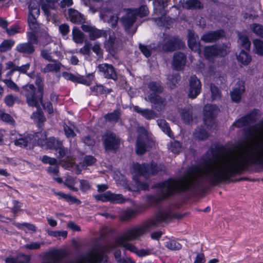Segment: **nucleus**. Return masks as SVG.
Masks as SVG:
<instances>
[{
    "instance_id": "f257e3e1",
    "label": "nucleus",
    "mask_w": 263,
    "mask_h": 263,
    "mask_svg": "<svg viewBox=\"0 0 263 263\" xmlns=\"http://www.w3.org/2000/svg\"><path fill=\"white\" fill-rule=\"evenodd\" d=\"M263 163V126L247 140L209 165L191 169L179 180H170L160 184L164 196L189 187L195 181L205 179L213 183L225 181L241 171L248 163Z\"/></svg>"
},
{
    "instance_id": "f03ea898",
    "label": "nucleus",
    "mask_w": 263,
    "mask_h": 263,
    "mask_svg": "<svg viewBox=\"0 0 263 263\" xmlns=\"http://www.w3.org/2000/svg\"><path fill=\"white\" fill-rule=\"evenodd\" d=\"M37 143L43 147L48 149L53 148L59 153V157H63L67 154V149H65L61 142L55 140L54 138H46V135L44 133H39L35 135H30L25 137L18 138L14 141L16 145L21 147H25L29 144H34Z\"/></svg>"
},
{
    "instance_id": "7ed1b4c3",
    "label": "nucleus",
    "mask_w": 263,
    "mask_h": 263,
    "mask_svg": "<svg viewBox=\"0 0 263 263\" xmlns=\"http://www.w3.org/2000/svg\"><path fill=\"white\" fill-rule=\"evenodd\" d=\"M169 217L167 213H160L156 217L147 221L144 225L128 230L120 238L128 240L137 239L151 229L157 227L160 222L167 219Z\"/></svg>"
},
{
    "instance_id": "20e7f679",
    "label": "nucleus",
    "mask_w": 263,
    "mask_h": 263,
    "mask_svg": "<svg viewBox=\"0 0 263 263\" xmlns=\"http://www.w3.org/2000/svg\"><path fill=\"white\" fill-rule=\"evenodd\" d=\"M35 84L38 87L37 93L36 92L34 86L32 84L26 85L23 87V90L28 105L38 107L39 106V102H41L43 97V85L42 80L40 78L36 79Z\"/></svg>"
},
{
    "instance_id": "39448f33",
    "label": "nucleus",
    "mask_w": 263,
    "mask_h": 263,
    "mask_svg": "<svg viewBox=\"0 0 263 263\" xmlns=\"http://www.w3.org/2000/svg\"><path fill=\"white\" fill-rule=\"evenodd\" d=\"M148 9L146 6L142 5L139 9L129 10L126 15L122 18V22L126 29H129L136 20V15L142 17L148 15Z\"/></svg>"
},
{
    "instance_id": "423d86ee",
    "label": "nucleus",
    "mask_w": 263,
    "mask_h": 263,
    "mask_svg": "<svg viewBox=\"0 0 263 263\" xmlns=\"http://www.w3.org/2000/svg\"><path fill=\"white\" fill-rule=\"evenodd\" d=\"M28 23L30 29L35 31L39 28L37 18L40 14V5L36 0H31L28 3Z\"/></svg>"
},
{
    "instance_id": "0eeeda50",
    "label": "nucleus",
    "mask_w": 263,
    "mask_h": 263,
    "mask_svg": "<svg viewBox=\"0 0 263 263\" xmlns=\"http://www.w3.org/2000/svg\"><path fill=\"white\" fill-rule=\"evenodd\" d=\"M156 167V165H152L151 168L146 167V166L144 164L140 165L139 164H134L133 165L132 173L133 178L135 180L138 187L143 190H146L148 186L147 185L141 184L137 181V177L141 175H145V174H149L156 173L157 171L155 169Z\"/></svg>"
},
{
    "instance_id": "6e6552de",
    "label": "nucleus",
    "mask_w": 263,
    "mask_h": 263,
    "mask_svg": "<svg viewBox=\"0 0 263 263\" xmlns=\"http://www.w3.org/2000/svg\"><path fill=\"white\" fill-rule=\"evenodd\" d=\"M138 137L136 143V153L138 154H144L149 143L147 132L145 129L142 127L138 129Z\"/></svg>"
},
{
    "instance_id": "1a4fd4ad",
    "label": "nucleus",
    "mask_w": 263,
    "mask_h": 263,
    "mask_svg": "<svg viewBox=\"0 0 263 263\" xmlns=\"http://www.w3.org/2000/svg\"><path fill=\"white\" fill-rule=\"evenodd\" d=\"M95 198L98 200L103 202L109 201L112 203H123L125 199L121 194H115L109 191L106 192L100 195L95 196Z\"/></svg>"
},
{
    "instance_id": "9d476101",
    "label": "nucleus",
    "mask_w": 263,
    "mask_h": 263,
    "mask_svg": "<svg viewBox=\"0 0 263 263\" xmlns=\"http://www.w3.org/2000/svg\"><path fill=\"white\" fill-rule=\"evenodd\" d=\"M201 85L200 81L195 76L192 77L189 80L188 96L194 99L200 93Z\"/></svg>"
},
{
    "instance_id": "9b49d317",
    "label": "nucleus",
    "mask_w": 263,
    "mask_h": 263,
    "mask_svg": "<svg viewBox=\"0 0 263 263\" xmlns=\"http://www.w3.org/2000/svg\"><path fill=\"white\" fill-rule=\"evenodd\" d=\"M103 143L106 150L117 149L120 144V140L112 133H107L103 137Z\"/></svg>"
},
{
    "instance_id": "f8f14e48",
    "label": "nucleus",
    "mask_w": 263,
    "mask_h": 263,
    "mask_svg": "<svg viewBox=\"0 0 263 263\" xmlns=\"http://www.w3.org/2000/svg\"><path fill=\"white\" fill-rule=\"evenodd\" d=\"M228 52L227 48L225 49L217 48L216 47H207L204 51V55L205 57L209 60L213 59L216 56H224Z\"/></svg>"
},
{
    "instance_id": "ddd939ff",
    "label": "nucleus",
    "mask_w": 263,
    "mask_h": 263,
    "mask_svg": "<svg viewBox=\"0 0 263 263\" xmlns=\"http://www.w3.org/2000/svg\"><path fill=\"white\" fill-rule=\"evenodd\" d=\"M82 29L85 32L89 33V37L91 40H94L107 35L106 31L97 29L93 26L88 24H83L82 25Z\"/></svg>"
},
{
    "instance_id": "4468645a",
    "label": "nucleus",
    "mask_w": 263,
    "mask_h": 263,
    "mask_svg": "<svg viewBox=\"0 0 263 263\" xmlns=\"http://www.w3.org/2000/svg\"><path fill=\"white\" fill-rule=\"evenodd\" d=\"M99 71L105 78L116 79L117 78L116 71L111 65L106 63L100 64L98 67Z\"/></svg>"
},
{
    "instance_id": "2eb2a0df",
    "label": "nucleus",
    "mask_w": 263,
    "mask_h": 263,
    "mask_svg": "<svg viewBox=\"0 0 263 263\" xmlns=\"http://www.w3.org/2000/svg\"><path fill=\"white\" fill-rule=\"evenodd\" d=\"M59 0H41V7L44 14L48 19L52 17L51 10L55 8V3Z\"/></svg>"
},
{
    "instance_id": "dca6fc26",
    "label": "nucleus",
    "mask_w": 263,
    "mask_h": 263,
    "mask_svg": "<svg viewBox=\"0 0 263 263\" xmlns=\"http://www.w3.org/2000/svg\"><path fill=\"white\" fill-rule=\"evenodd\" d=\"M95 162L96 159L92 156H87L84 158V165H81V166H80L75 163H70L69 166L68 165L67 166V168H71L73 171H75L77 174H79L85 166L92 165Z\"/></svg>"
},
{
    "instance_id": "f3484780",
    "label": "nucleus",
    "mask_w": 263,
    "mask_h": 263,
    "mask_svg": "<svg viewBox=\"0 0 263 263\" xmlns=\"http://www.w3.org/2000/svg\"><path fill=\"white\" fill-rule=\"evenodd\" d=\"M100 17L104 21L107 22L112 26L116 25L118 21V16L113 14L110 10H103L100 14Z\"/></svg>"
},
{
    "instance_id": "a211bd4d",
    "label": "nucleus",
    "mask_w": 263,
    "mask_h": 263,
    "mask_svg": "<svg viewBox=\"0 0 263 263\" xmlns=\"http://www.w3.org/2000/svg\"><path fill=\"white\" fill-rule=\"evenodd\" d=\"M224 35V32L222 30L209 32L202 36V40L205 42H211L217 40Z\"/></svg>"
},
{
    "instance_id": "6ab92c4d",
    "label": "nucleus",
    "mask_w": 263,
    "mask_h": 263,
    "mask_svg": "<svg viewBox=\"0 0 263 263\" xmlns=\"http://www.w3.org/2000/svg\"><path fill=\"white\" fill-rule=\"evenodd\" d=\"M218 112V109L215 105H207L204 108V116L205 117V122L207 123L208 118H212L215 117Z\"/></svg>"
},
{
    "instance_id": "aec40b11",
    "label": "nucleus",
    "mask_w": 263,
    "mask_h": 263,
    "mask_svg": "<svg viewBox=\"0 0 263 263\" xmlns=\"http://www.w3.org/2000/svg\"><path fill=\"white\" fill-rule=\"evenodd\" d=\"M188 43L190 48L195 51L199 53L200 51L199 43L196 41V36L194 32L191 31L189 32L188 34Z\"/></svg>"
},
{
    "instance_id": "412c9836",
    "label": "nucleus",
    "mask_w": 263,
    "mask_h": 263,
    "mask_svg": "<svg viewBox=\"0 0 263 263\" xmlns=\"http://www.w3.org/2000/svg\"><path fill=\"white\" fill-rule=\"evenodd\" d=\"M185 63L184 55L182 53H176L174 55L173 65L178 70L181 69Z\"/></svg>"
},
{
    "instance_id": "4be33fe9",
    "label": "nucleus",
    "mask_w": 263,
    "mask_h": 263,
    "mask_svg": "<svg viewBox=\"0 0 263 263\" xmlns=\"http://www.w3.org/2000/svg\"><path fill=\"white\" fill-rule=\"evenodd\" d=\"M69 18L70 21L73 23H82L84 22V18L83 15L80 13L78 11L70 9L68 11Z\"/></svg>"
},
{
    "instance_id": "5701e85b",
    "label": "nucleus",
    "mask_w": 263,
    "mask_h": 263,
    "mask_svg": "<svg viewBox=\"0 0 263 263\" xmlns=\"http://www.w3.org/2000/svg\"><path fill=\"white\" fill-rule=\"evenodd\" d=\"M245 90L243 84L240 82L239 83L238 87L235 88L231 92V96L232 99L234 102H238L241 98V95Z\"/></svg>"
},
{
    "instance_id": "b1692460",
    "label": "nucleus",
    "mask_w": 263,
    "mask_h": 263,
    "mask_svg": "<svg viewBox=\"0 0 263 263\" xmlns=\"http://www.w3.org/2000/svg\"><path fill=\"white\" fill-rule=\"evenodd\" d=\"M128 241V240L119 238L117 243L118 246L123 247L126 250L136 254L138 249Z\"/></svg>"
},
{
    "instance_id": "393cba45",
    "label": "nucleus",
    "mask_w": 263,
    "mask_h": 263,
    "mask_svg": "<svg viewBox=\"0 0 263 263\" xmlns=\"http://www.w3.org/2000/svg\"><path fill=\"white\" fill-rule=\"evenodd\" d=\"M16 50L21 52L30 54L33 52L34 49L29 42L20 44L16 47Z\"/></svg>"
},
{
    "instance_id": "a878e982",
    "label": "nucleus",
    "mask_w": 263,
    "mask_h": 263,
    "mask_svg": "<svg viewBox=\"0 0 263 263\" xmlns=\"http://www.w3.org/2000/svg\"><path fill=\"white\" fill-rule=\"evenodd\" d=\"M133 108L135 111L141 114L142 116L146 119H150L155 117V113L148 109H142L137 106H134Z\"/></svg>"
},
{
    "instance_id": "bb28decb",
    "label": "nucleus",
    "mask_w": 263,
    "mask_h": 263,
    "mask_svg": "<svg viewBox=\"0 0 263 263\" xmlns=\"http://www.w3.org/2000/svg\"><path fill=\"white\" fill-rule=\"evenodd\" d=\"M72 39L75 43L82 44L84 41V36L80 30L74 27L72 29Z\"/></svg>"
},
{
    "instance_id": "cd10ccee",
    "label": "nucleus",
    "mask_w": 263,
    "mask_h": 263,
    "mask_svg": "<svg viewBox=\"0 0 263 263\" xmlns=\"http://www.w3.org/2000/svg\"><path fill=\"white\" fill-rule=\"evenodd\" d=\"M202 4L198 0H184L182 7L185 8H199Z\"/></svg>"
},
{
    "instance_id": "c85d7f7f",
    "label": "nucleus",
    "mask_w": 263,
    "mask_h": 263,
    "mask_svg": "<svg viewBox=\"0 0 263 263\" xmlns=\"http://www.w3.org/2000/svg\"><path fill=\"white\" fill-rule=\"evenodd\" d=\"M63 76L66 80H71L72 81H78L81 83L84 84L86 85H90V83L88 82L86 80L84 79L83 78L76 77L71 73H69L68 72H63Z\"/></svg>"
},
{
    "instance_id": "c756f323",
    "label": "nucleus",
    "mask_w": 263,
    "mask_h": 263,
    "mask_svg": "<svg viewBox=\"0 0 263 263\" xmlns=\"http://www.w3.org/2000/svg\"><path fill=\"white\" fill-rule=\"evenodd\" d=\"M165 246L170 250H177L181 248V245L175 240L167 238L164 243Z\"/></svg>"
},
{
    "instance_id": "7c9ffc66",
    "label": "nucleus",
    "mask_w": 263,
    "mask_h": 263,
    "mask_svg": "<svg viewBox=\"0 0 263 263\" xmlns=\"http://www.w3.org/2000/svg\"><path fill=\"white\" fill-rule=\"evenodd\" d=\"M61 67V64L57 61L46 65L43 69L44 72H49L59 71Z\"/></svg>"
},
{
    "instance_id": "2f4dec72",
    "label": "nucleus",
    "mask_w": 263,
    "mask_h": 263,
    "mask_svg": "<svg viewBox=\"0 0 263 263\" xmlns=\"http://www.w3.org/2000/svg\"><path fill=\"white\" fill-rule=\"evenodd\" d=\"M237 58L238 61L244 65L248 64L251 60L250 56L243 50H241Z\"/></svg>"
},
{
    "instance_id": "473e14b6",
    "label": "nucleus",
    "mask_w": 263,
    "mask_h": 263,
    "mask_svg": "<svg viewBox=\"0 0 263 263\" xmlns=\"http://www.w3.org/2000/svg\"><path fill=\"white\" fill-rule=\"evenodd\" d=\"M166 5V2L164 0H155L154 7L155 13L162 14L161 11Z\"/></svg>"
},
{
    "instance_id": "72a5a7b5",
    "label": "nucleus",
    "mask_w": 263,
    "mask_h": 263,
    "mask_svg": "<svg viewBox=\"0 0 263 263\" xmlns=\"http://www.w3.org/2000/svg\"><path fill=\"white\" fill-rule=\"evenodd\" d=\"M55 194L59 197L60 198L64 199L67 201L71 203H80V201L74 197L71 196L70 195L66 194L62 192H58L55 193Z\"/></svg>"
},
{
    "instance_id": "f704fd0d",
    "label": "nucleus",
    "mask_w": 263,
    "mask_h": 263,
    "mask_svg": "<svg viewBox=\"0 0 263 263\" xmlns=\"http://www.w3.org/2000/svg\"><path fill=\"white\" fill-rule=\"evenodd\" d=\"M239 44L245 49H249L250 47V43L248 40V37L245 34L239 33L238 34Z\"/></svg>"
},
{
    "instance_id": "c9c22d12",
    "label": "nucleus",
    "mask_w": 263,
    "mask_h": 263,
    "mask_svg": "<svg viewBox=\"0 0 263 263\" xmlns=\"http://www.w3.org/2000/svg\"><path fill=\"white\" fill-rule=\"evenodd\" d=\"M178 47V43L173 39H167L165 44L163 46V49L165 50H174Z\"/></svg>"
},
{
    "instance_id": "e433bc0d",
    "label": "nucleus",
    "mask_w": 263,
    "mask_h": 263,
    "mask_svg": "<svg viewBox=\"0 0 263 263\" xmlns=\"http://www.w3.org/2000/svg\"><path fill=\"white\" fill-rule=\"evenodd\" d=\"M157 123L159 127L164 133L167 134L169 137L171 136V129L165 120L162 119L159 120L157 121Z\"/></svg>"
},
{
    "instance_id": "4c0bfd02",
    "label": "nucleus",
    "mask_w": 263,
    "mask_h": 263,
    "mask_svg": "<svg viewBox=\"0 0 263 263\" xmlns=\"http://www.w3.org/2000/svg\"><path fill=\"white\" fill-rule=\"evenodd\" d=\"M76 183L74 179L70 176L67 177L65 178L64 184L67 186L69 189L77 192L78 189L74 186Z\"/></svg>"
},
{
    "instance_id": "58836bf2",
    "label": "nucleus",
    "mask_w": 263,
    "mask_h": 263,
    "mask_svg": "<svg viewBox=\"0 0 263 263\" xmlns=\"http://www.w3.org/2000/svg\"><path fill=\"white\" fill-rule=\"evenodd\" d=\"M138 256L142 257H145L148 255H150L152 254H156V253L154 251L153 249L152 248H146V249H142L140 250L137 249V253L136 254Z\"/></svg>"
},
{
    "instance_id": "ea45409f",
    "label": "nucleus",
    "mask_w": 263,
    "mask_h": 263,
    "mask_svg": "<svg viewBox=\"0 0 263 263\" xmlns=\"http://www.w3.org/2000/svg\"><path fill=\"white\" fill-rule=\"evenodd\" d=\"M254 51L258 55H263V42L260 40H255L253 41Z\"/></svg>"
},
{
    "instance_id": "a19ab883",
    "label": "nucleus",
    "mask_w": 263,
    "mask_h": 263,
    "mask_svg": "<svg viewBox=\"0 0 263 263\" xmlns=\"http://www.w3.org/2000/svg\"><path fill=\"white\" fill-rule=\"evenodd\" d=\"M14 45V42L12 40H5L0 45V51L5 52L10 50Z\"/></svg>"
},
{
    "instance_id": "79ce46f5",
    "label": "nucleus",
    "mask_w": 263,
    "mask_h": 263,
    "mask_svg": "<svg viewBox=\"0 0 263 263\" xmlns=\"http://www.w3.org/2000/svg\"><path fill=\"white\" fill-rule=\"evenodd\" d=\"M168 146V149L175 154L179 153L181 150V144L177 141L171 142Z\"/></svg>"
},
{
    "instance_id": "37998d69",
    "label": "nucleus",
    "mask_w": 263,
    "mask_h": 263,
    "mask_svg": "<svg viewBox=\"0 0 263 263\" xmlns=\"http://www.w3.org/2000/svg\"><path fill=\"white\" fill-rule=\"evenodd\" d=\"M18 66H16L13 62L9 61L6 63V70H10V71L7 73V76H10L14 71H16L18 69Z\"/></svg>"
},
{
    "instance_id": "c03bdc74",
    "label": "nucleus",
    "mask_w": 263,
    "mask_h": 263,
    "mask_svg": "<svg viewBox=\"0 0 263 263\" xmlns=\"http://www.w3.org/2000/svg\"><path fill=\"white\" fill-rule=\"evenodd\" d=\"M120 117V112L119 110H116L114 111L112 113L108 114L105 115V118L106 120L109 121H117Z\"/></svg>"
},
{
    "instance_id": "a18cd8bd",
    "label": "nucleus",
    "mask_w": 263,
    "mask_h": 263,
    "mask_svg": "<svg viewBox=\"0 0 263 263\" xmlns=\"http://www.w3.org/2000/svg\"><path fill=\"white\" fill-rule=\"evenodd\" d=\"M47 233L49 235L54 236L57 238H59L61 236L63 238H65L67 235V232L66 231H48Z\"/></svg>"
},
{
    "instance_id": "49530a36",
    "label": "nucleus",
    "mask_w": 263,
    "mask_h": 263,
    "mask_svg": "<svg viewBox=\"0 0 263 263\" xmlns=\"http://www.w3.org/2000/svg\"><path fill=\"white\" fill-rule=\"evenodd\" d=\"M180 78L177 74L170 76L168 77V85L171 88H173L178 83Z\"/></svg>"
},
{
    "instance_id": "de8ad7c7",
    "label": "nucleus",
    "mask_w": 263,
    "mask_h": 263,
    "mask_svg": "<svg viewBox=\"0 0 263 263\" xmlns=\"http://www.w3.org/2000/svg\"><path fill=\"white\" fill-rule=\"evenodd\" d=\"M251 29L252 31L257 35H263V27L258 24H253L251 26Z\"/></svg>"
},
{
    "instance_id": "09e8293b",
    "label": "nucleus",
    "mask_w": 263,
    "mask_h": 263,
    "mask_svg": "<svg viewBox=\"0 0 263 263\" xmlns=\"http://www.w3.org/2000/svg\"><path fill=\"white\" fill-rule=\"evenodd\" d=\"M32 118L37 123H42L44 121L45 118L42 113L40 111L34 112L32 115Z\"/></svg>"
},
{
    "instance_id": "8fccbe9b",
    "label": "nucleus",
    "mask_w": 263,
    "mask_h": 263,
    "mask_svg": "<svg viewBox=\"0 0 263 263\" xmlns=\"http://www.w3.org/2000/svg\"><path fill=\"white\" fill-rule=\"evenodd\" d=\"M0 119L3 121L9 123H13V118L8 114L5 113L3 110H0Z\"/></svg>"
},
{
    "instance_id": "3c124183",
    "label": "nucleus",
    "mask_w": 263,
    "mask_h": 263,
    "mask_svg": "<svg viewBox=\"0 0 263 263\" xmlns=\"http://www.w3.org/2000/svg\"><path fill=\"white\" fill-rule=\"evenodd\" d=\"M149 100L155 105L162 104L163 103V100L157 95H151L149 98Z\"/></svg>"
},
{
    "instance_id": "603ef678",
    "label": "nucleus",
    "mask_w": 263,
    "mask_h": 263,
    "mask_svg": "<svg viewBox=\"0 0 263 263\" xmlns=\"http://www.w3.org/2000/svg\"><path fill=\"white\" fill-rule=\"evenodd\" d=\"M182 119L185 122H189L192 118L190 111L189 110L183 109L180 111Z\"/></svg>"
},
{
    "instance_id": "864d4df0",
    "label": "nucleus",
    "mask_w": 263,
    "mask_h": 263,
    "mask_svg": "<svg viewBox=\"0 0 263 263\" xmlns=\"http://www.w3.org/2000/svg\"><path fill=\"white\" fill-rule=\"evenodd\" d=\"M44 243H40L37 242H31L29 244L26 245L24 247L25 248L28 250H37L41 247V245H43Z\"/></svg>"
},
{
    "instance_id": "5fc2aeb1",
    "label": "nucleus",
    "mask_w": 263,
    "mask_h": 263,
    "mask_svg": "<svg viewBox=\"0 0 263 263\" xmlns=\"http://www.w3.org/2000/svg\"><path fill=\"white\" fill-rule=\"evenodd\" d=\"M4 82L6 84V85L10 89L15 91H18L19 88L11 80H4Z\"/></svg>"
},
{
    "instance_id": "6e6d98bb",
    "label": "nucleus",
    "mask_w": 263,
    "mask_h": 263,
    "mask_svg": "<svg viewBox=\"0 0 263 263\" xmlns=\"http://www.w3.org/2000/svg\"><path fill=\"white\" fill-rule=\"evenodd\" d=\"M212 97L213 100H216L220 97V93L218 88L215 86H211Z\"/></svg>"
},
{
    "instance_id": "4d7b16f0",
    "label": "nucleus",
    "mask_w": 263,
    "mask_h": 263,
    "mask_svg": "<svg viewBox=\"0 0 263 263\" xmlns=\"http://www.w3.org/2000/svg\"><path fill=\"white\" fill-rule=\"evenodd\" d=\"M139 47L141 52L146 57H148L151 55L152 51L149 47L142 45H140Z\"/></svg>"
},
{
    "instance_id": "13d9d810",
    "label": "nucleus",
    "mask_w": 263,
    "mask_h": 263,
    "mask_svg": "<svg viewBox=\"0 0 263 263\" xmlns=\"http://www.w3.org/2000/svg\"><path fill=\"white\" fill-rule=\"evenodd\" d=\"M149 87L152 91L155 92H160L162 89L161 86L156 82H151L149 85Z\"/></svg>"
},
{
    "instance_id": "bf43d9fd",
    "label": "nucleus",
    "mask_w": 263,
    "mask_h": 263,
    "mask_svg": "<svg viewBox=\"0 0 263 263\" xmlns=\"http://www.w3.org/2000/svg\"><path fill=\"white\" fill-rule=\"evenodd\" d=\"M42 161L45 163H49L50 164H55L57 160L54 158H52L47 156H44L42 158Z\"/></svg>"
},
{
    "instance_id": "052dcab7",
    "label": "nucleus",
    "mask_w": 263,
    "mask_h": 263,
    "mask_svg": "<svg viewBox=\"0 0 263 263\" xmlns=\"http://www.w3.org/2000/svg\"><path fill=\"white\" fill-rule=\"evenodd\" d=\"M64 129L66 136L68 138L74 137L75 134L73 130L67 125L64 126Z\"/></svg>"
},
{
    "instance_id": "680f3d73",
    "label": "nucleus",
    "mask_w": 263,
    "mask_h": 263,
    "mask_svg": "<svg viewBox=\"0 0 263 263\" xmlns=\"http://www.w3.org/2000/svg\"><path fill=\"white\" fill-rule=\"evenodd\" d=\"M80 189L83 191H86L88 190L90 187V185L89 183V182L86 180H81L80 181Z\"/></svg>"
},
{
    "instance_id": "e2e57ef3",
    "label": "nucleus",
    "mask_w": 263,
    "mask_h": 263,
    "mask_svg": "<svg viewBox=\"0 0 263 263\" xmlns=\"http://www.w3.org/2000/svg\"><path fill=\"white\" fill-rule=\"evenodd\" d=\"M59 30L63 35H65L69 31V26L66 24H62L59 26Z\"/></svg>"
},
{
    "instance_id": "0e129e2a",
    "label": "nucleus",
    "mask_w": 263,
    "mask_h": 263,
    "mask_svg": "<svg viewBox=\"0 0 263 263\" xmlns=\"http://www.w3.org/2000/svg\"><path fill=\"white\" fill-rule=\"evenodd\" d=\"M14 98L11 95L7 96L5 98V102L6 104L9 106H12L14 103Z\"/></svg>"
},
{
    "instance_id": "69168bd1",
    "label": "nucleus",
    "mask_w": 263,
    "mask_h": 263,
    "mask_svg": "<svg viewBox=\"0 0 263 263\" xmlns=\"http://www.w3.org/2000/svg\"><path fill=\"white\" fill-rule=\"evenodd\" d=\"M51 165L49 167L48 171L49 173L51 175H57L59 172V167L55 164H51Z\"/></svg>"
},
{
    "instance_id": "338daca9",
    "label": "nucleus",
    "mask_w": 263,
    "mask_h": 263,
    "mask_svg": "<svg viewBox=\"0 0 263 263\" xmlns=\"http://www.w3.org/2000/svg\"><path fill=\"white\" fill-rule=\"evenodd\" d=\"M205 258L203 253L198 254L195 258L194 263H204Z\"/></svg>"
},
{
    "instance_id": "774afa93",
    "label": "nucleus",
    "mask_w": 263,
    "mask_h": 263,
    "mask_svg": "<svg viewBox=\"0 0 263 263\" xmlns=\"http://www.w3.org/2000/svg\"><path fill=\"white\" fill-rule=\"evenodd\" d=\"M195 136L200 139L203 140L208 137V134L205 131H202L201 132H197L195 133Z\"/></svg>"
}]
</instances>
